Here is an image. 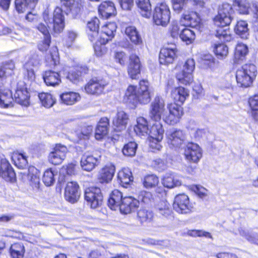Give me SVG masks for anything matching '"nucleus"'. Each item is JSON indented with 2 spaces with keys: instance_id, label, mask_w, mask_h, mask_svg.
I'll list each match as a JSON object with an SVG mask.
<instances>
[{
  "instance_id": "nucleus-31",
  "label": "nucleus",
  "mask_w": 258,
  "mask_h": 258,
  "mask_svg": "<svg viewBox=\"0 0 258 258\" xmlns=\"http://www.w3.org/2000/svg\"><path fill=\"white\" fill-rule=\"evenodd\" d=\"M38 0H16L15 8L19 13L33 9Z\"/></svg>"
},
{
  "instance_id": "nucleus-44",
  "label": "nucleus",
  "mask_w": 258,
  "mask_h": 258,
  "mask_svg": "<svg viewBox=\"0 0 258 258\" xmlns=\"http://www.w3.org/2000/svg\"><path fill=\"white\" fill-rule=\"evenodd\" d=\"M12 159L19 168L24 169L28 165L27 157L24 153L14 152L12 154Z\"/></svg>"
},
{
  "instance_id": "nucleus-47",
  "label": "nucleus",
  "mask_w": 258,
  "mask_h": 258,
  "mask_svg": "<svg viewBox=\"0 0 258 258\" xmlns=\"http://www.w3.org/2000/svg\"><path fill=\"white\" fill-rule=\"evenodd\" d=\"M42 56L37 53L34 52L30 54L28 61L24 64V68L31 67L38 68L41 64L42 61Z\"/></svg>"
},
{
  "instance_id": "nucleus-17",
  "label": "nucleus",
  "mask_w": 258,
  "mask_h": 258,
  "mask_svg": "<svg viewBox=\"0 0 258 258\" xmlns=\"http://www.w3.org/2000/svg\"><path fill=\"white\" fill-rule=\"evenodd\" d=\"M107 83L103 80L92 79L86 85L85 90L87 93L98 95L101 94Z\"/></svg>"
},
{
  "instance_id": "nucleus-22",
  "label": "nucleus",
  "mask_w": 258,
  "mask_h": 258,
  "mask_svg": "<svg viewBox=\"0 0 258 258\" xmlns=\"http://www.w3.org/2000/svg\"><path fill=\"white\" fill-rule=\"evenodd\" d=\"M175 47H165L161 49L159 54V61L161 64H168L173 62L177 57Z\"/></svg>"
},
{
  "instance_id": "nucleus-2",
  "label": "nucleus",
  "mask_w": 258,
  "mask_h": 258,
  "mask_svg": "<svg viewBox=\"0 0 258 258\" xmlns=\"http://www.w3.org/2000/svg\"><path fill=\"white\" fill-rule=\"evenodd\" d=\"M226 12L224 6L220 7L218 14L213 19L215 26L217 27L216 36L221 40V43L216 44L214 52L219 58H222L225 55L226 45Z\"/></svg>"
},
{
  "instance_id": "nucleus-35",
  "label": "nucleus",
  "mask_w": 258,
  "mask_h": 258,
  "mask_svg": "<svg viewBox=\"0 0 258 258\" xmlns=\"http://www.w3.org/2000/svg\"><path fill=\"white\" fill-rule=\"evenodd\" d=\"M134 130L139 136L149 135L150 131L147 120L143 117H139L137 118V124L134 126Z\"/></svg>"
},
{
  "instance_id": "nucleus-33",
  "label": "nucleus",
  "mask_w": 258,
  "mask_h": 258,
  "mask_svg": "<svg viewBox=\"0 0 258 258\" xmlns=\"http://www.w3.org/2000/svg\"><path fill=\"white\" fill-rule=\"evenodd\" d=\"M61 103L67 105H72L79 101L81 96L78 93L69 91L66 92L60 95Z\"/></svg>"
},
{
  "instance_id": "nucleus-45",
  "label": "nucleus",
  "mask_w": 258,
  "mask_h": 258,
  "mask_svg": "<svg viewBox=\"0 0 258 258\" xmlns=\"http://www.w3.org/2000/svg\"><path fill=\"white\" fill-rule=\"evenodd\" d=\"M25 249L24 245L21 243H15L11 245L10 253L12 258H23Z\"/></svg>"
},
{
  "instance_id": "nucleus-34",
  "label": "nucleus",
  "mask_w": 258,
  "mask_h": 258,
  "mask_svg": "<svg viewBox=\"0 0 258 258\" xmlns=\"http://www.w3.org/2000/svg\"><path fill=\"white\" fill-rule=\"evenodd\" d=\"M234 32L243 39H247L249 35L248 24L246 21H238L234 28Z\"/></svg>"
},
{
  "instance_id": "nucleus-52",
  "label": "nucleus",
  "mask_w": 258,
  "mask_h": 258,
  "mask_svg": "<svg viewBox=\"0 0 258 258\" xmlns=\"http://www.w3.org/2000/svg\"><path fill=\"white\" fill-rule=\"evenodd\" d=\"M137 144L134 142H131L125 144L123 149L122 153L124 155L128 157H133L135 155Z\"/></svg>"
},
{
  "instance_id": "nucleus-63",
  "label": "nucleus",
  "mask_w": 258,
  "mask_h": 258,
  "mask_svg": "<svg viewBox=\"0 0 258 258\" xmlns=\"http://www.w3.org/2000/svg\"><path fill=\"white\" fill-rule=\"evenodd\" d=\"M46 62L48 63V65L50 67H52V66H56L59 62L57 53L56 52H54L53 54L51 53L50 55L47 57Z\"/></svg>"
},
{
  "instance_id": "nucleus-28",
  "label": "nucleus",
  "mask_w": 258,
  "mask_h": 258,
  "mask_svg": "<svg viewBox=\"0 0 258 258\" xmlns=\"http://www.w3.org/2000/svg\"><path fill=\"white\" fill-rule=\"evenodd\" d=\"M115 172V167L112 165H106L100 169L98 180L100 183H108L111 181Z\"/></svg>"
},
{
  "instance_id": "nucleus-6",
  "label": "nucleus",
  "mask_w": 258,
  "mask_h": 258,
  "mask_svg": "<svg viewBox=\"0 0 258 258\" xmlns=\"http://www.w3.org/2000/svg\"><path fill=\"white\" fill-rule=\"evenodd\" d=\"M232 6L240 14L248 15L251 12L258 19V2L252 1L250 3L248 0H233Z\"/></svg>"
},
{
  "instance_id": "nucleus-11",
  "label": "nucleus",
  "mask_w": 258,
  "mask_h": 258,
  "mask_svg": "<svg viewBox=\"0 0 258 258\" xmlns=\"http://www.w3.org/2000/svg\"><path fill=\"white\" fill-rule=\"evenodd\" d=\"M165 103L162 98L158 96L156 97L151 104L150 117L156 121H159L161 117L163 119V116H165Z\"/></svg>"
},
{
  "instance_id": "nucleus-21",
  "label": "nucleus",
  "mask_w": 258,
  "mask_h": 258,
  "mask_svg": "<svg viewBox=\"0 0 258 258\" xmlns=\"http://www.w3.org/2000/svg\"><path fill=\"white\" fill-rule=\"evenodd\" d=\"M138 207L139 200L130 196L123 198L118 208L121 213L127 214L135 211Z\"/></svg>"
},
{
  "instance_id": "nucleus-13",
  "label": "nucleus",
  "mask_w": 258,
  "mask_h": 258,
  "mask_svg": "<svg viewBox=\"0 0 258 258\" xmlns=\"http://www.w3.org/2000/svg\"><path fill=\"white\" fill-rule=\"evenodd\" d=\"M164 130L162 125L160 123H155L152 126L149 136L152 138L150 141V146L153 149L160 150L162 146L160 142L163 138Z\"/></svg>"
},
{
  "instance_id": "nucleus-58",
  "label": "nucleus",
  "mask_w": 258,
  "mask_h": 258,
  "mask_svg": "<svg viewBox=\"0 0 258 258\" xmlns=\"http://www.w3.org/2000/svg\"><path fill=\"white\" fill-rule=\"evenodd\" d=\"M186 234L192 237L205 236L206 237L212 238V236L210 233L203 230H189L187 231Z\"/></svg>"
},
{
  "instance_id": "nucleus-39",
  "label": "nucleus",
  "mask_w": 258,
  "mask_h": 258,
  "mask_svg": "<svg viewBox=\"0 0 258 258\" xmlns=\"http://www.w3.org/2000/svg\"><path fill=\"white\" fill-rule=\"evenodd\" d=\"M125 34L134 44L140 45L142 44V39L141 36L135 27H127L125 30Z\"/></svg>"
},
{
  "instance_id": "nucleus-50",
  "label": "nucleus",
  "mask_w": 258,
  "mask_h": 258,
  "mask_svg": "<svg viewBox=\"0 0 258 258\" xmlns=\"http://www.w3.org/2000/svg\"><path fill=\"white\" fill-rule=\"evenodd\" d=\"M93 127L91 125L84 126L76 132L79 140H88L93 133Z\"/></svg>"
},
{
  "instance_id": "nucleus-51",
  "label": "nucleus",
  "mask_w": 258,
  "mask_h": 258,
  "mask_svg": "<svg viewBox=\"0 0 258 258\" xmlns=\"http://www.w3.org/2000/svg\"><path fill=\"white\" fill-rule=\"evenodd\" d=\"M179 37L183 41L191 43L195 38V34L192 30L184 28L181 30Z\"/></svg>"
},
{
  "instance_id": "nucleus-20",
  "label": "nucleus",
  "mask_w": 258,
  "mask_h": 258,
  "mask_svg": "<svg viewBox=\"0 0 258 258\" xmlns=\"http://www.w3.org/2000/svg\"><path fill=\"white\" fill-rule=\"evenodd\" d=\"M116 28L114 22L106 24L102 27V30L99 34V41L102 44H106L109 40H111L114 37Z\"/></svg>"
},
{
  "instance_id": "nucleus-26",
  "label": "nucleus",
  "mask_w": 258,
  "mask_h": 258,
  "mask_svg": "<svg viewBox=\"0 0 258 258\" xmlns=\"http://www.w3.org/2000/svg\"><path fill=\"white\" fill-rule=\"evenodd\" d=\"M0 176L8 181L15 180V173L10 164L6 160H2L0 165Z\"/></svg>"
},
{
  "instance_id": "nucleus-40",
  "label": "nucleus",
  "mask_w": 258,
  "mask_h": 258,
  "mask_svg": "<svg viewBox=\"0 0 258 258\" xmlns=\"http://www.w3.org/2000/svg\"><path fill=\"white\" fill-rule=\"evenodd\" d=\"M162 184L167 188H172L180 185L181 181L174 174L167 173L162 179Z\"/></svg>"
},
{
  "instance_id": "nucleus-10",
  "label": "nucleus",
  "mask_w": 258,
  "mask_h": 258,
  "mask_svg": "<svg viewBox=\"0 0 258 258\" xmlns=\"http://www.w3.org/2000/svg\"><path fill=\"white\" fill-rule=\"evenodd\" d=\"M101 156L95 153L86 152L81 158L80 165L83 170L91 171L100 163Z\"/></svg>"
},
{
  "instance_id": "nucleus-42",
  "label": "nucleus",
  "mask_w": 258,
  "mask_h": 258,
  "mask_svg": "<svg viewBox=\"0 0 258 258\" xmlns=\"http://www.w3.org/2000/svg\"><path fill=\"white\" fill-rule=\"evenodd\" d=\"M99 20L97 17H94L87 23V28L91 32L89 33V39L91 41L95 40L96 37L99 36Z\"/></svg>"
},
{
  "instance_id": "nucleus-55",
  "label": "nucleus",
  "mask_w": 258,
  "mask_h": 258,
  "mask_svg": "<svg viewBox=\"0 0 258 258\" xmlns=\"http://www.w3.org/2000/svg\"><path fill=\"white\" fill-rule=\"evenodd\" d=\"M137 200H139V203L141 202L146 205H149L153 201V196L150 192L142 191L140 192Z\"/></svg>"
},
{
  "instance_id": "nucleus-49",
  "label": "nucleus",
  "mask_w": 258,
  "mask_h": 258,
  "mask_svg": "<svg viewBox=\"0 0 258 258\" xmlns=\"http://www.w3.org/2000/svg\"><path fill=\"white\" fill-rule=\"evenodd\" d=\"M38 97L42 105L46 108H50L55 103V99L50 93H41Z\"/></svg>"
},
{
  "instance_id": "nucleus-41",
  "label": "nucleus",
  "mask_w": 258,
  "mask_h": 258,
  "mask_svg": "<svg viewBox=\"0 0 258 258\" xmlns=\"http://www.w3.org/2000/svg\"><path fill=\"white\" fill-rule=\"evenodd\" d=\"M248 105L252 118L258 122V94L253 95L248 98Z\"/></svg>"
},
{
  "instance_id": "nucleus-14",
  "label": "nucleus",
  "mask_w": 258,
  "mask_h": 258,
  "mask_svg": "<svg viewBox=\"0 0 258 258\" xmlns=\"http://www.w3.org/2000/svg\"><path fill=\"white\" fill-rule=\"evenodd\" d=\"M169 114L163 116V120L169 124L174 125L179 122L183 115L182 108L177 103H171L168 106Z\"/></svg>"
},
{
  "instance_id": "nucleus-8",
  "label": "nucleus",
  "mask_w": 258,
  "mask_h": 258,
  "mask_svg": "<svg viewBox=\"0 0 258 258\" xmlns=\"http://www.w3.org/2000/svg\"><path fill=\"white\" fill-rule=\"evenodd\" d=\"M84 197L87 202L93 209L97 208L102 204L103 196L101 189L97 187H90L86 189Z\"/></svg>"
},
{
  "instance_id": "nucleus-36",
  "label": "nucleus",
  "mask_w": 258,
  "mask_h": 258,
  "mask_svg": "<svg viewBox=\"0 0 258 258\" xmlns=\"http://www.w3.org/2000/svg\"><path fill=\"white\" fill-rule=\"evenodd\" d=\"M123 198L122 193L118 189L113 190L108 199V206L113 210H116L118 208Z\"/></svg>"
},
{
  "instance_id": "nucleus-48",
  "label": "nucleus",
  "mask_w": 258,
  "mask_h": 258,
  "mask_svg": "<svg viewBox=\"0 0 258 258\" xmlns=\"http://www.w3.org/2000/svg\"><path fill=\"white\" fill-rule=\"evenodd\" d=\"M153 213L146 208H141L137 213V217L141 223H149L153 219Z\"/></svg>"
},
{
  "instance_id": "nucleus-56",
  "label": "nucleus",
  "mask_w": 258,
  "mask_h": 258,
  "mask_svg": "<svg viewBox=\"0 0 258 258\" xmlns=\"http://www.w3.org/2000/svg\"><path fill=\"white\" fill-rule=\"evenodd\" d=\"M54 173L51 169L46 170L43 176V181L46 186L52 185L54 182Z\"/></svg>"
},
{
  "instance_id": "nucleus-5",
  "label": "nucleus",
  "mask_w": 258,
  "mask_h": 258,
  "mask_svg": "<svg viewBox=\"0 0 258 258\" xmlns=\"http://www.w3.org/2000/svg\"><path fill=\"white\" fill-rule=\"evenodd\" d=\"M195 69V62L194 59H187L182 68V70L176 76L178 82L183 85H189L193 81L192 72Z\"/></svg>"
},
{
  "instance_id": "nucleus-57",
  "label": "nucleus",
  "mask_w": 258,
  "mask_h": 258,
  "mask_svg": "<svg viewBox=\"0 0 258 258\" xmlns=\"http://www.w3.org/2000/svg\"><path fill=\"white\" fill-rule=\"evenodd\" d=\"M97 42L94 45V51L98 56H101L105 54L107 51L106 47L105 46V44H102L99 41V37H96L95 40Z\"/></svg>"
},
{
  "instance_id": "nucleus-9",
  "label": "nucleus",
  "mask_w": 258,
  "mask_h": 258,
  "mask_svg": "<svg viewBox=\"0 0 258 258\" xmlns=\"http://www.w3.org/2000/svg\"><path fill=\"white\" fill-rule=\"evenodd\" d=\"M173 209L180 214H188L191 212L194 207L190 203L188 197L185 194H179L175 198L173 204Z\"/></svg>"
},
{
  "instance_id": "nucleus-32",
  "label": "nucleus",
  "mask_w": 258,
  "mask_h": 258,
  "mask_svg": "<svg viewBox=\"0 0 258 258\" xmlns=\"http://www.w3.org/2000/svg\"><path fill=\"white\" fill-rule=\"evenodd\" d=\"M128 120V117L124 111L117 112L116 116L113 120V124L117 131H121L125 128Z\"/></svg>"
},
{
  "instance_id": "nucleus-60",
  "label": "nucleus",
  "mask_w": 258,
  "mask_h": 258,
  "mask_svg": "<svg viewBox=\"0 0 258 258\" xmlns=\"http://www.w3.org/2000/svg\"><path fill=\"white\" fill-rule=\"evenodd\" d=\"M82 73L79 70L72 71L68 74L67 78L74 83H77L81 79Z\"/></svg>"
},
{
  "instance_id": "nucleus-61",
  "label": "nucleus",
  "mask_w": 258,
  "mask_h": 258,
  "mask_svg": "<svg viewBox=\"0 0 258 258\" xmlns=\"http://www.w3.org/2000/svg\"><path fill=\"white\" fill-rule=\"evenodd\" d=\"M137 5L142 11L148 12L151 10V5L149 0H137Z\"/></svg>"
},
{
  "instance_id": "nucleus-27",
  "label": "nucleus",
  "mask_w": 258,
  "mask_h": 258,
  "mask_svg": "<svg viewBox=\"0 0 258 258\" xmlns=\"http://www.w3.org/2000/svg\"><path fill=\"white\" fill-rule=\"evenodd\" d=\"M157 215L161 218L171 219L173 213L170 204L166 200L159 202L155 207Z\"/></svg>"
},
{
  "instance_id": "nucleus-15",
  "label": "nucleus",
  "mask_w": 258,
  "mask_h": 258,
  "mask_svg": "<svg viewBox=\"0 0 258 258\" xmlns=\"http://www.w3.org/2000/svg\"><path fill=\"white\" fill-rule=\"evenodd\" d=\"M68 149L60 144H56L48 156V160L53 165H58L65 159Z\"/></svg>"
},
{
  "instance_id": "nucleus-30",
  "label": "nucleus",
  "mask_w": 258,
  "mask_h": 258,
  "mask_svg": "<svg viewBox=\"0 0 258 258\" xmlns=\"http://www.w3.org/2000/svg\"><path fill=\"white\" fill-rule=\"evenodd\" d=\"M98 12L102 18L107 19L115 14L116 10L112 2H103L98 8Z\"/></svg>"
},
{
  "instance_id": "nucleus-7",
  "label": "nucleus",
  "mask_w": 258,
  "mask_h": 258,
  "mask_svg": "<svg viewBox=\"0 0 258 258\" xmlns=\"http://www.w3.org/2000/svg\"><path fill=\"white\" fill-rule=\"evenodd\" d=\"M45 22L48 24V27L52 26L55 33L61 32L64 27V16L62 11L59 8H56L53 12V18H49L47 16H44Z\"/></svg>"
},
{
  "instance_id": "nucleus-23",
  "label": "nucleus",
  "mask_w": 258,
  "mask_h": 258,
  "mask_svg": "<svg viewBox=\"0 0 258 258\" xmlns=\"http://www.w3.org/2000/svg\"><path fill=\"white\" fill-rule=\"evenodd\" d=\"M141 64L139 57L132 54L130 57V63L128 66L127 72L129 76L132 79H137L141 72Z\"/></svg>"
},
{
  "instance_id": "nucleus-29",
  "label": "nucleus",
  "mask_w": 258,
  "mask_h": 258,
  "mask_svg": "<svg viewBox=\"0 0 258 258\" xmlns=\"http://www.w3.org/2000/svg\"><path fill=\"white\" fill-rule=\"evenodd\" d=\"M109 119L107 117H102L99 121L95 133L96 139L100 140L105 137L108 132Z\"/></svg>"
},
{
  "instance_id": "nucleus-37",
  "label": "nucleus",
  "mask_w": 258,
  "mask_h": 258,
  "mask_svg": "<svg viewBox=\"0 0 258 258\" xmlns=\"http://www.w3.org/2000/svg\"><path fill=\"white\" fill-rule=\"evenodd\" d=\"M44 82L47 86H55L61 82L58 73L52 71H46L43 75Z\"/></svg>"
},
{
  "instance_id": "nucleus-12",
  "label": "nucleus",
  "mask_w": 258,
  "mask_h": 258,
  "mask_svg": "<svg viewBox=\"0 0 258 258\" xmlns=\"http://www.w3.org/2000/svg\"><path fill=\"white\" fill-rule=\"evenodd\" d=\"M184 156L188 162L197 163L202 157V151L197 144L188 143L185 147Z\"/></svg>"
},
{
  "instance_id": "nucleus-3",
  "label": "nucleus",
  "mask_w": 258,
  "mask_h": 258,
  "mask_svg": "<svg viewBox=\"0 0 258 258\" xmlns=\"http://www.w3.org/2000/svg\"><path fill=\"white\" fill-rule=\"evenodd\" d=\"M257 68L252 63H246L238 68L235 73L237 84L241 87H250L253 83L257 75Z\"/></svg>"
},
{
  "instance_id": "nucleus-16",
  "label": "nucleus",
  "mask_w": 258,
  "mask_h": 258,
  "mask_svg": "<svg viewBox=\"0 0 258 258\" xmlns=\"http://www.w3.org/2000/svg\"><path fill=\"white\" fill-rule=\"evenodd\" d=\"M167 143L170 148H179L185 140V136L180 130H170L166 133Z\"/></svg>"
},
{
  "instance_id": "nucleus-19",
  "label": "nucleus",
  "mask_w": 258,
  "mask_h": 258,
  "mask_svg": "<svg viewBox=\"0 0 258 258\" xmlns=\"http://www.w3.org/2000/svg\"><path fill=\"white\" fill-rule=\"evenodd\" d=\"M249 53L248 46L243 42H238L234 48L233 62L235 64H239L245 61Z\"/></svg>"
},
{
  "instance_id": "nucleus-1",
  "label": "nucleus",
  "mask_w": 258,
  "mask_h": 258,
  "mask_svg": "<svg viewBox=\"0 0 258 258\" xmlns=\"http://www.w3.org/2000/svg\"><path fill=\"white\" fill-rule=\"evenodd\" d=\"M139 88L130 85L126 89L124 97V100L127 103L136 105L138 102L146 104L151 100V90L149 83L146 80L140 82Z\"/></svg>"
},
{
  "instance_id": "nucleus-46",
  "label": "nucleus",
  "mask_w": 258,
  "mask_h": 258,
  "mask_svg": "<svg viewBox=\"0 0 258 258\" xmlns=\"http://www.w3.org/2000/svg\"><path fill=\"white\" fill-rule=\"evenodd\" d=\"M117 177L123 186L128 185L133 180L132 172L128 168H123L119 171Z\"/></svg>"
},
{
  "instance_id": "nucleus-59",
  "label": "nucleus",
  "mask_w": 258,
  "mask_h": 258,
  "mask_svg": "<svg viewBox=\"0 0 258 258\" xmlns=\"http://www.w3.org/2000/svg\"><path fill=\"white\" fill-rule=\"evenodd\" d=\"M76 37L77 34L75 32L72 31H68L66 38L63 41L64 45L68 48L71 47L73 45Z\"/></svg>"
},
{
  "instance_id": "nucleus-24",
  "label": "nucleus",
  "mask_w": 258,
  "mask_h": 258,
  "mask_svg": "<svg viewBox=\"0 0 258 258\" xmlns=\"http://www.w3.org/2000/svg\"><path fill=\"white\" fill-rule=\"evenodd\" d=\"M61 4L67 8V14L75 18L81 12L82 5L79 0H60Z\"/></svg>"
},
{
  "instance_id": "nucleus-62",
  "label": "nucleus",
  "mask_w": 258,
  "mask_h": 258,
  "mask_svg": "<svg viewBox=\"0 0 258 258\" xmlns=\"http://www.w3.org/2000/svg\"><path fill=\"white\" fill-rule=\"evenodd\" d=\"M114 59L116 62L120 64L123 66L125 64L127 56L126 54L123 51L115 52L114 53Z\"/></svg>"
},
{
  "instance_id": "nucleus-43",
  "label": "nucleus",
  "mask_w": 258,
  "mask_h": 258,
  "mask_svg": "<svg viewBox=\"0 0 258 258\" xmlns=\"http://www.w3.org/2000/svg\"><path fill=\"white\" fill-rule=\"evenodd\" d=\"M13 98L12 93L9 90L3 92H0V107L8 108L12 107Z\"/></svg>"
},
{
  "instance_id": "nucleus-54",
  "label": "nucleus",
  "mask_w": 258,
  "mask_h": 258,
  "mask_svg": "<svg viewBox=\"0 0 258 258\" xmlns=\"http://www.w3.org/2000/svg\"><path fill=\"white\" fill-rule=\"evenodd\" d=\"M159 179L155 175H148L146 176L144 180V185L147 188L155 187L158 184Z\"/></svg>"
},
{
  "instance_id": "nucleus-53",
  "label": "nucleus",
  "mask_w": 258,
  "mask_h": 258,
  "mask_svg": "<svg viewBox=\"0 0 258 258\" xmlns=\"http://www.w3.org/2000/svg\"><path fill=\"white\" fill-rule=\"evenodd\" d=\"M199 62L205 68L211 67L214 64V59L210 54H202L199 58Z\"/></svg>"
},
{
  "instance_id": "nucleus-38",
  "label": "nucleus",
  "mask_w": 258,
  "mask_h": 258,
  "mask_svg": "<svg viewBox=\"0 0 258 258\" xmlns=\"http://www.w3.org/2000/svg\"><path fill=\"white\" fill-rule=\"evenodd\" d=\"M171 96L176 102L182 104L189 96V92L183 87H177L172 90Z\"/></svg>"
},
{
  "instance_id": "nucleus-18",
  "label": "nucleus",
  "mask_w": 258,
  "mask_h": 258,
  "mask_svg": "<svg viewBox=\"0 0 258 258\" xmlns=\"http://www.w3.org/2000/svg\"><path fill=\"white\" fill-rule=\"evenodd\" d=\"M14 97L18 103L25 106L29 105L30 95L27 88L25 87L24 82L19 83L14 94Z\"/></svg>"
},
{
  "instance_id": "nucleus-4",
  "label": "nucleus",
  "mask_w": 258,
  "mask_h": 258,
  "mask_svg": "<svg viewBox=\"0 0 258 258\" xmlns=\"http://www.w3.org/2000/svg\"><path fill=\"white\" fill-rule=\"evenodd\" d=\"M153 20L157 25L166 26L170 18V12L168 6L164 3L156 5L153 12Z\"/></svg>"
},
{
  "instance_id": "nucleus-25",
  "label": "nucleus",
  "mask_w": 258,
  "mask_h": 258,
  "mask_svg": "<svg viewBox=\"0 0 258 258\" xmlns=\"http://www.w3.org/2000/svg\"><path fill=\"white\" fill-rule=\"evenodd\" d=\"M64 196L70 202H76L80 197L78 184L75 182H68L65 188Z\"/></svg>"
},
{
  "instance_id": "nucleus-64",
  "label": "nucleus",
  "mask_w": 258,
  "mask_h": 258,
  "mask_svg": "<svg viewBox=\"0 0 258 258\" xmlns=\"http://www.w3.org/2000/svg\"><path fill=\"white\" fill-rule=\"evenodd\" d=\"M245 239L251 243L258 245V233L249 232L245 235Z\"/></svg>"
}]
</instances>
